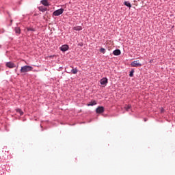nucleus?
<instances>
[{"mask_svg": "<svg viewBox=\"0 0 175 175\" xmlns=\"http://www.w3.org/2000/svg\"><path fill=\"white\" fill-rule=\"evenodd\" d=\"M33 68L31 66H24L21 68V73H27V72H31Z\"/></svg>", "mask_w": 175, "mask_h": 175, "instance_id": "nucleus-1", "label": "nucleus"}, {"mask_svg": "<svg viewBox=\"0 0 175 175\" xmlns=\"http://www.w3.org/2000/svg\"><path fill=\"white\" fill-rule=\"evenodd\" d=\"M142 65V64L139 60H135L131 63V66H132V68H140Z\"/></svg>", "mask_w": 175, "mask_h": 175, "instance_id": "nucleus-2", "label": "nucleus"}, {"mask_svg": "<svg viewBox=\"0 0 175 175\" xmlns=\"http://www.w3.org/2000/svg\"><path fill=\"white\" fill-rule=\"evenodd\" d=\"M64 13V9H59L53 12V16H61Z\"/></svg>", "mask_w": 175, "mask_h": 175, "instance_id": "nucleus-3", "label": "nucleus"}, {"mask_svg": "<svg viewBox=\"0 0 175 175\" xmlns=\"http://www.w3.org/2000/svg\"><path fill=\"white\" fill-rule=\"evenodd\" d=\"M103 111H105V107H98L96 109V112L98 114H102V113H103Z\"/></svg>", "mask_w": 175, "mask_h": 175, "instance_id": "nucleus-4", "label": "nucleus"}, {"mask_svg": "<svg viewBox=\"0 0 175 175\" xmlns=\"http://www.w3.org/2000/svg\"><path fill=\"white\" fill-rule=\"evenodd\" d=\"M6 66L8 68H10V69H12L13 68H16V64H14V63H13V62H8L6 64Z\"/></svg>", "mask_w": 175, "mask_h": 175, "instance_id": "nucleus-5", "label": "nucleus"}, {"mask_svg": "<svg viewBox=\"0 0 175 175\" xmlns=\"http://www.w3.org/2000/svg\"><path fill=\"white\" fill-rule=\"evenodd\" d=\"M69 49V46L65 44V45H62L60 48L61 51H68Z\"/></svg>", "mask_w": 175, "mask_h": 175, "instance_id": "nucleus-6", "label": "nucleus"}, {"mask_svg": "<svg viewBox=\"0 0 175 175\" xmlns=\"http://www.w3.org/2000/svg\"><path fill=\"white\" fill-rule=\"evenodd\" d=\"M100 83L101 85H106L107 84V78H103L100 81Z\"/></svg>", "mask_w": 175, "mask_h": 175, "instance_id": "nucleus-7", "label": "nucleus"}, {"mask_svg": "<svg viewBox=\"0 0 175 175\" xmlns=\"http://www.w3.org/2000/svg\"><path fill=\"white\" fill-rule=\"evenodd\" d=\"M41 3L44 6H50V3H49L48 0H42Z\"/></svg>", "mask_w": 175, "mask_h": 175, "instance_id": "nucleus-8", "label": "nucleus"}, {"mask_svg": "<svg viewBox=\"0 0 175 175\" xmlns=\"http://www.w3.org/2000/svg\"><path fill=\"white\" fill-rule=\"evenodd\" d=\"M113 55H120L121 51L120 49H116V50L113 51Z\"/></svg>", "mask_w": 175, "mask_h": 175, "instance_id": "nucleus-9", "label": "nucleus"}, {"mask_svg": "<svg viewBox=\"0 0 175 175\" xmlns=\"http://www.w3.org/2000/svg\"><path fill=\"white\" fill-rule=\"evenodd\" d=\"M38 10H40V12H44L47 10V8H46L43 6H40V7H38Z\"/></svg>", "mask_w": 175, "mask_h": 175, "instance_id": "nucleus-10", "label": "nucleus"}, {"mask_svg": "<svg viewBox=\"0 0 175 175\" xmlns=\"http://www.w3.org/2000/svg\"><path fill=\"white\" fill-rule=\"evenodd\" d=\"M73 29L75 31H81V29H83V27H81V26H76L73 27Z\"/></svg>", "mask_w": 175, "mask_h": 175, "instance_id": "nucleus-11", "label": "nucleus"}, {"mask_svg": "<svg viewBox=\"0 0 175 175\" xmlns=\"http://www.w3.org/2000/svg\"><path fill=\"white\" fill-rule=\"evenodd\" d=\"M125 6H127V8H132V5L129 1H124Z\"/></svg>", "mask_w": 175, "mask_h": 175, "instance_id": "nucleus-12", "label": "nucleus"}, {"mask_svg": "<svg viewBox=\"0 0 175 175\" xmlns=\"http://www.w3.org/2000/svg\"><path fill=\"white\" fill-rule=\"evenodd\" d=\"M77 72H79V70L77 68H73L71 70V72H72L73 75L77 74Z\"/></svg>", "mask_w": 175, "mask_h": 175, "instance_id": "nucleus-13", "label": "nucleus"}, {"mask_svg": "<svg viewBox=\"0 0 175 175\" xmlns=\"http://www.w3.org/2000/svg\"><path fill=\"white\" fill-rule=\"evenodd\" d=\"M96 105V101H91L89 104H88V106H95Z\"/></svg>", "mask_w": 175, "mask_h": 175, "instance_id": "nucleus-14", "label": "nucleus"}, {"mask_svg": "<svg viewBox=\"0 0 175 175\" xmlns=\"http://www.w3.org/2000/svg\"><path fill=\"white\" fill-rule=\"evenodd\" d=\"M131 107V105H128L124 107V109H125L126 111H129Z\"/></svg>", "mask_w": 175, "mask_h": 175, "instance_id": "nucleus-15", "label": "nucleus"}, {"mask_svg": "<svg viewBox=\"0 0 175 175\" xmlns=\"http://www.w3.org/2000/svg\"><path fill=\"white\" fill-rule=\"evenodd\" d=\"M15 32L16 33H20L21 32V30L19 29V27H16Z\"/></svg>", "mask_w": 175, "mask_h": 175, "instance_id": "nucleus-16", "label": "nucleus"}, {"mask_svg": "<svg viewBox=\"0 0 175 175\" xmlns=\"http://www.w3.org/2000/svg\"><path fill=\"white\" fill-rule=\"evenodd\" d=\"M100 53H102L103 54H105V53H106V49H105V48H101L100 49Z\"/></svg>", "mask_w": 175, "mask_h": 175, "instance_id": "nucleus-17", "label": "nucleus"}, {"mask_svg": "<svg viewBox=\"0 0 175 175\" xmlns=\"http://www.w3.org/2000/svg\"><path fill=\"white\" fill-rule=\"evenodd\" d=\"M16 112L19 113V114L21 116H23V111L21 109H16Z\"/></svg>", "mask_w": 175, "mask_h": 175, "instance_id": "nucleus-18", "label": "nucleus"}, {"mask_svg": "<svg viewBox=\"0 0 175 175\" xmlns=\"http://www.w3.org/2000/svg\"><path fill=\"white\" fill-rule=\"evenodd\" d=\"M130 77H133V71H131L130 74H129Z\"/></svg>", "mask_w": 175, "mask_h": 175, "instance_id": "nucleus-19", "label": "nucleus"}, {"mask_svg": "<svg viewBox=\"0 0 175 175\" xmlns=\"http://www.w3.org/2000/svg\"><path fill=\"white\" fill-rule=\"evenodd\" d=\"M27 31H35V29H33V28H27Z\"/></svg>", "mask_w": 175, "mask_h": 175, "instance_id": "nucleus-20", "label": "nucleus"}, {"mask_svg": "<svg viewBox=\"0 0 175 175\" xmlns=\"http://www.w3.org/2000/svg\"><path fill=\"white\" fill-rule=\"evenodd\" d=\"M144 121H147V120H146V119H144Z\"/></svg>", "mask_w": 175, "mask_h": 175, "instance_id": "nucleus-21", "label": "nucleus"}, {"mask_svg": "<svg viewBox=\"0 0 175 175\" xmlns=\"http://www.w3.org/2000/svg\"><path fill=\"white\" fill-rule=\"evenodd\" d=\"M68 73H70V72H68Z\"/></svg>", "mask_w": 175, "mask_h": 175, "instance_id": "nucleus-22", "label": "nucleus"}]
</instances>
